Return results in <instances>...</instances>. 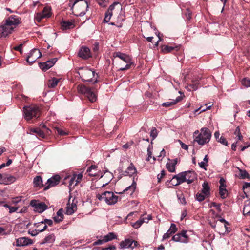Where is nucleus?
I'll use <instances>...</instances> for the list:
<instances>
[{"label": "nucleus", "instance_id": "f257e3e1", "mask_svg": "<svg viewBox=\"0 0 250 250\" xmlns=\"http://www.w3.org/2000/svg\"><path fill=\"white\" fill-rule=\"evenodd\" d=\"M21 22V19L17 16L12 15L8 17L4 24L0 26V38L5 37L11 34Z\"/></svg>", "mask_w": 250, "mask_h": 250}, {"label": "nucleus", "instance_id": "f03ea898", "mask_svg": "<svg viewBox=\"0 0 250 250\" xmlns=\"http://www.w3.org/2000/svg\"><path fill=\"white\" fill-rule=\"evenodd\" d=\"M78 73L83 81L90 82L93 83L98 82L99 75L93 69L87 67H79Z\"/></svg>", "mask_w": 250, "mask_h": 250}, {"label": "nucleus", "instance_id": "7ed1b4c3", "mask_svg": "<svg viewBox=\"0 0 250 250\" xmlns=\"http://www.w3.org/2000/svg\"><path fill=\"white\" fill-rule=\"evenodd\" d=\"M69 6L74 14L77 16L85 14L88 7L87 1L84 0H71Z\"/></svg>", "mask_w": 250, "mask_h": 250}, {"label": "nucleus", "instance_id": "20e7f679", "mask_svg": "<svg viewBox=\"0 0 250 250\" xmlns=\"http://www.w3.org/2000/svg\"><path fill=\"white\" fill-rule=\"evenodd\" d=\"M79 93L84 95L92 103L97 99V88L95 87H87L83 84H79L77 86Z\"/></svg>", "mask_w": 250, "mask_h": 250}, {"label": "nucleus", "instance_id": "39448f33", "mask_svg": "<svg viewBox=\"0 0 250 250\" xmlns=\"http://www.w3.org/2000/svg\"><path fill=\"white\" fill-rule=\"evenodd\" d=\"M23 111L25 118L27 121H29L34 118H37L41 115V111L39 107L35 105L24 106Z\"/></svg>", "mask_w": 250, "mask_h": 250}, {"label": "nucleus", "instance_id": "423d86ee", "mask_svg": "<svg viewBox=\"0 0 250 250\" xmlns=\"http://www.w3.org/2000/svg\"><path fill=\"white\" fill-rule=\"evenodd\" d=\"M201 131V132L195 137L194 141L200 145H204L210 141L211 133L207 127L202 128Z\"/></svg>", "mask_w": 250, "mask_h": 250}, {"label": "nucleus", "instance_id": "0eeeda50", "mask_svg": "<svg viewBox=\"0 0 250 250\" xmlns=\"http://www.w3.org/2000/svg\"><path fill=\"white\" fill-rule=\"evenodd\" d=\"M97 198L100 201L104 200L108 205H114L118 200V196L115 195L113 192L105 191L101 194H98Z\"/></svg>", "mask_w": 250, "mask_h": 250}, {"label": "nucleus", "instance_id": "6e6552de", "mask_svg": "<svg viewBox=\"0 0 250 250\" xmlns=\"http://www.w3.org/2000/svg\"><path fill=\"white\" fill-rule=\"evenodd\" d=\"M122 6L119 2H114L110 6L108 11L106 12L104 21L108 22L113 14H117L121 10Z\"/></svg>", "mask_w": 250, "mask_h": 250}, {"label": "nucleus", "instance_id": "1a4fd4ad", "mask_svg": "<svg viewBox=\"0 0 250 250\" xmlns=\"http://www.w3.org/2000/svg\"><path fill=\"white\" fill-rule=\"evenodd\" d=\"M187 230H183L180 232L174 235L172 238V240L181 243H188L189 241V238L187 234Z\"/></svg>", "mask_w": 250, "mask_h": 250}, {"label": "nucleus", "instance_id": "9d476101", "mask_svg": "<svg viewBox=\"0 0 250 250\" xmlns=\"http://www.w3.org/2000/svg\"><path fill=\"white\" fill-rule=\"evenodd\" d=\"M40 50L36 48L31 50L26 57L27 62H35V61L42 56Z\"/></svg>", "mask_w": 250, "mask_h": 250}, {"label": "nucleus", "instance_id": "9b49d317", "mask_svg": "<svg viewBox=\"0 0 250 250\" xmlns=\"http://www.w3.org/2000/svg\"><path fill=\"white\" fill-rule=\"evenodd\" d=\"M30 205L34 207V210L39 213H42L47 208V206L43 202H39L35 200H31Z\"/></svg>", "mask_w": 250, "mask_h": 250}, {"label": "nucleus", "instance_id": "f8f14e48", "mask_svg": "<svg viewBox=\"0 0 250 250\" xmlns=\"http://www.w3.org/2000/svg\"><path fill=\"white\" fill-rule=\"evenodd\" d=\"M138 245L137 241L130 239H125L124 241H122L120 243V248L121 249L130 248L133 249Z\"/></svg>", "mask_w": 250, "mask_h": 250}, {"label": "nucleus", "instance_id": "ddd939ff", "mask_svg": "<svg viewBox=\"0 0 250 250\" xmlns=\"http://www.w3.org/2000/svg\"><path fill=\"white\" fill-rule=\"evenodd\" d=\"M50 10L49 7H45L42 12L36 14L35 19L38 22H40L42 19L49 17L51 15Z\"/></svg>", "mask_w": 250, "mask_h": 250}, {"label": "nucleus", "instance_id": "4468645a", "mask_svg": "<svg viewBox=\"0 0 250 250\" xmlns=\"http://www.w3.org/2000/svg\"><path fill=\"white\" fill-rule=\"evenodd\" d=\"M60 180V177L58 175L52 176L48 179L46 184H47L44 188V190L48 189L50 188L53 187L59 184Z\"/></svg>", "mask_w": 250, "mask_h": 250}, {"label": "nucleus", "instance_id": "2eb2a0df", "mask_svg": "<svg viewBox=\"0 0 250 250\" xmlns=\"http://www.w3.org/2000/svg\"><path fill=\"white\" fill-rule=\"evenodd\" d=\"M151 219V217L150 215H148L147 217H145L144 215H143L138 221L133 223L132 224V226L135 229H138L142 225L143 223H148V221Z\"/></svg>", "mask_w": 250, "mask_h": 250}, {"label": "nucleus", "instance_id": "dca6fc26", "mask_svg": "<svg viewBox=\"0 0 250 250\" xmlns=\"http://www.w3.org/2000/svg\"><path fill=\"white\" fill-rule=\"evenodd\" d=\"M79 56L83 59H87L91 56L90 50L86 46H82L79 52Z\"/></svg>", "mask_w": 250, "mask_h": 250}, {"label": "nucleus", "instance_id": "f3484780", "mask_svg": "<svg viewBox=\"0 0 250 250\" xmlns=\"http://www.w3.org/2000/svg\"><path fill=\"white\" fill-rule=\"evenodd\" d=\"M32 243V240L26 237H21L16 239V246H26Z\"/></svg>", "mask_w": 250, "mask_h": 250}, {"label": "nucleus", "instance_id": "a211bd4d", "mask_svg": "<svg viewBox=\"0 0 250 250\" xmlns=\"http://www.w3.org/2000/svg\"><path fill=\"white\" fill-rule=\"evenodd\" d=\"M177 229L175 224H171L169 229L164 234L163 238L166 239L169 238L171 235L177 231Z\"/></svg>", "mask_w": 250, "mask_h": 250}, {"label": "nucleus", "instance_id": "6ab92c4d", "mask_svg": "<svg viewBox=\"0 0 250 250\" xmlns=\"http://www.w3.org/2000/svg\"><path fill=\"white\" fill-rule=\"evenodd\" d=\"M77 207L76 204L74 203V200H73L72 204H70V202L69 201L66 207V213L68 215H71L74 213V212L77 210Z\"/></svg>", "mask_w": 250, "mask_h": 250}, {"label": "nucleus", "instance_id": "aec40b11", "mask_svg": "<svg viewBox=\"0 0 250 250\" xmlns=\"http://www.w3.org/2000/svg\"><path fill=\"white\" fill-rule=\"evenodd\" d=\"M61 24L62 29L63 30L70 29L75 27L74 22L69 21H62Z\"/></svg>", "mask_w": 250, "mask_h": 250}, {"label": "nucleus", "instance_id": "412c9836", "mask_svg": "<svg viewBox=\"0 0 250 250\" xmlns=\"http://www.w3.org/2000/svg\"><path fill=\"white\" fill-rule=\"evenodd\" d=\"M136 188V183L134 181L133 182L131 185L128 186L125 189L123 190L122 192H119V194H122L123 193H126L128 194H129L130 195H131L135 191V190Z\"/></svg>", "mask_w": 250, "mask_h": 250}, {"label": "nucleus", "instance_id": "4be33fe9", "mask_svg": "<svg viewBox=\"0 0 250 250\" xmlns=\"http://www.w3.org/2000/svg\"><path fill=\"white\" fill-rule=\"evenodd\" d=\"M173 179H176L178 181V184H181L183 182H186V173L185 172H181L178 175L173 176Z\"/></svg>", "mask_w": 250, "mask_h": 250}, {"label": "nucleus", "instance_id": "5701e85b", "mask_svg": "<svg viewBox=\"0 0 250 250\" xmlns=\"http://www.w3.org/2000/svg\"><path fill=\"white\" fill-rule=\"evenodd\" d=\"M115 57L119 58L122 61L125 62H131L130 57L125 54L118 52L116 54Z\"/></svg>", "mask_w": 250, "mask_h": 250}, {"label": "nucleus", "instance_id": "b1692460", "mask_svg": "<svg viewBox=\"0 0 250 250\" xmlns=\"http://www.w3.org/2000/svg\"><path fill=\"white\" fill-rule=\"evenodd\" d=\"M185 173H186V178L187 179L186 182L188 184L192 183L194 181L195 178V172L191 171H185Z\"/></svg>", "mask_w": 250, "mask_h": 250}, {"label": "nucleus", "instance_id": "393cba45", "mask_svg": "<svg viewBox=\"0 0 250 250\" xmlns=\"http://www.w3.org/2000/svg\"><path fill=\"white\" fill-rule=\"evenodd\" d=\"M243 214L245 216H250V200H246L244 202Z\"/></svg>", "mask_w": 250, "mask_h": 250}, {"label": "nucleus", "instance_id": "a878e982", "mask_svg": "<svg viewBox=\"0 0 250 250\" xmlns=\"http://www.w3.org/2000/svg\"><path fill=\"white\" fill-rule=\"evenodd\" d=\"M178 48L177 46L163 45L161 49L163 52L167 53L174 50H177Z\"/></svg>", "mask_w": 250, "mask_h": 250}, {"label": "nucleus", "instance_id": "bb28decb", "mask_svg": "<svg viewBox=\"0 0 250 250\" xmlns=\"http://www.w3.org/2000/svg\"><path fill=\"white\" fill-rule=\"evenodd\" d=\"M33 184L34 187L42 188L43 185L42 184V178L41 176H37L34 178Z\"/></svg>", "mask_w": 250, "mask_h": 250}, {"label": "nucleus", "instance_id": "cd10ccee", "mask_svg": "<svg viewBox=\"0 0 250 250\" xmlns=\"http://www.w3.org/2000/svg\"><path fill=\"white\" fill-rule=\"evenodd\" d=\"M203 188L201 192L206 196H208L210 194V188L207 182H204L202 185Z\"/></svg>", "mask_w": 250, "mask_h": 250}, {"label": "nucleus", "instance_id": "c85d7f7f", "mask_svg": "<svg viewBox=\"0 0 250 250\" xmlns=\"http://www.w3.org/2000/svg\"><path fill=\"white\" fill-rule=\"evenodd\" d=\"M55 240V236L54 234H51L46 236L42 240V244L52 243Z\"/></svg>", "mask_w": 250, "mask_h": 250}, {"label": "nucleus", "instance_id": "c756f323", "mask_svg": "<svg viewBox=\"0 0 250 250\" xmlns=\"http://www.w3.org/2000/svg\"><path fill=\"white\" fill-rule=\"evenodd\" d=\"M16 180L15 177L9 175L7 174H4V177L3 179V183L5 184H9L13 183Z\"/></svg>", "mask_w": 250, "mask_h": 250}, {"label": "nucleus", "instance_id": "7c9ffc66", "mask_svg": "<svg viewBox=\"0 0 250 250\" xmlns=\"http://www.w3.org/2000/svg\"><path fill=\"white\" fill-rule=\"evenodd\" d=\"M137 172V170L134 166L132 163H131L130 165L127 167L126 170L125 171L127 175H132L134 174H135Z\"/></svg>", "mask_w": 250, "mask_h": 250}, {"label": "nucleus", "instance_id": "2f4dec72", "mask_svg": "<svg viewBox=\"0 0 250 250\" xmlns=\"http://www.w3.org/2000/svg\"><path fill=\"white\" fill-rule=\"evenodd\" d=\"M104 242H107L117 238V235L113 232H110L106 235L104 236Z\"/></svg>", "mask_w": 250, "mask_h": 250}, {"label": "nucleus", "instance_id": "473e14b6", "mask_svg": "<svg viewBox=\"0 0 250 250\" xmlns=\"http://www.w3.org/2000/svg\"><path fill=\"white\" fill-rule=\"evenodd\" d=\"M199 79L192 80V83L189 84L188 86L190 88V90L191 89L193 90H196L198 89V85L199 84Z\"/></svg>", "mask_w": 250, "mask_h": 250}, {"label": "nucleus", "instance_id": "72a5a7b5", "mask_svg": "<svg viewBox=\"0 0 250 250\" xmlns=\"http://www.w3.org/2000/svg\"><path fill=\"white\" fill-rule=\"evenodd\" d=\"M39 67L45 72L52 67L55 63H38Z\"/></svg>", "mask_w": 250, "mask_h": 250}, {"label": "nucleus", "instance_id": "f704fd0d", "mask_svg": "<svg viewBox=\"0 0 250 250\" xmlns=\"http://www.w3.org/2000/svg\"><path fill=\"white\" fill-rule=\"evenodd\" d=\"M92 170L97 171V167L95 165H91L89 167L87 170V172L88 173V175L90 176H96L97 175L96 172H91Z\"/></svg>", "mask_w": 250, "mask_h": 250}, {"label": "nucleus", "instance_id": "c9c22d12", "mask_svg": "<svg viewBox=\"0 0 250 250\" xmlns=\"http://www.w3.org/2000/svg\"><path fill=\"white\" fill-rule=\"evenodd\" d=\"M59 80L56 78H53L51 80H49L48 83V86L49 87L54 88L57 86Z\"/></svg>", "mask_w": 250, "mask_h": 250}, {"label": "nucleus", "instance_id": "e433bc0d", "mask_svg": "<svg viewBox=\"0 0 250 250\" xmlns=\"http://www.w3.org/2000/svg\"><path fill=\"white\" fill-rule=\"evenodd\" d=\"M43 224V222H41L38 223L36 225V228L37 229V232L39 233V232H42L46 229L47 226L46 225H44L42 227V225Z\"/></svg>", "mask_w": 250, "mask_h": 250}, {"label": "nucleus", "instance_id": "4c0bfd02", "mask_svg": "<svg viewBox=\"0 0 250 250\" xmlns=\"http://www.w3.org/2000/svg\"><path fill=\"white\" fill-rule=\"evenodd\" d=\"M227 190L226 188H219V194L222 199L225 198L227 196Z\"/></svg>", "mask_w": 250, "mask_h": 250}, {"label": "nucleus", "instance_id": "58836bf2", "mask_svg": "<svg viewBox=\"0 0 250 250\" xmlns=\"http://www.w3.org/2000/svg\"><path fill=\"white\" fill-rule=\"evenodd\" d=\"M166 168L170 172H174L175 171V166L172 163H167Z\"/></svg>", "mask_w": 250, "mask_h": 250}, {"label": "nucleus", "instance_id": "ea45409f", "mask_svg": "<svg viewBox=\"0 0 250 250\" xmlns=\"http://www.w3.org/2000/svg\"><path fill=\"white\" fill-rule=\"evenodd\" d=\"M206 196L204 194V193L203 192H198L197 194H196V199L199 201V202H201V201H203L205 200V197Z\"/></svg>", "mask_w": 250, "mask_h": 250}, {"label": "nucleus", "instance_id": "a19ab883", "mask_svg": "<svg viewBox=\"0 0 250 250\" xmlns=\"http://www.w3.org/2000/svg\"><path fill=\"white\" fill-rule=\"evenodd\" d=\"M240 176L243 179L250 177L249 174L245 170H240Z\"/></svg>", "mask_w": 250, "mask_h": 250}, {"label": "nucleus", "instance_id": "79ce46f5", "mask_svg": "<svg viewBox=\"0 0 250 250\" xmlns=\"http://www.w3.org/2000/svg\"><path fill=\"white\" fill-rule=\"evenodd\" d=\"M242 84L246 87H250V79L244 78L241 81Z\"/></svg>", "mask_w": 250, "mask_h": 250}, {"label": "nucleus", "instance_id": "37998d69", "mask_svg": "<svg viewBox=\"0 0 250 250\" xmlns=\"http://www.w3.org/2000/svg\"><path fill=\"white\" fill-rule=\"evenodd\" d=\"M36 136L39 138H45V132L44 131L41 130L40 128L39 129L37 132Z\"/></svg>", "mask_w": 250, "mask_h": 250}, {"label": "nucleus", "instance_id": "c03bdc74", "mask_svg": "<svg viewBox=\"0 0 250 250\" xmlns=\"http://www.w3.org/2000/svg\"><path fill=\"white\" fill-rule=\"evenodd\" d=\"M74 176H76V183L75 185L76 186L82 180L83 174L82 173H79L78 174H74Z\"/></svg>", "mask_w": 250, "mask_h": 250}, {"label": "nucleus", "instance_id": "a18cd8bd", "mask_svg": "<svg viewBox=\"0 0 250 250\" xmlns=\"http://www.w3.org/2000/svg\"><path fill=\"white\" fill-rule=\"evenodd\" d=\"M166 183L167 185H168L169 184H170L171 185H172L173 186H178L179 185V184H178V181H177V180H176V181H175V180H174V179H173V178L170 180H167Z\"/></svg>", "mask_w": 250, "mask_h": 250}, {"label": "nucleus", "instance_id": "49530a36", "mask_svg": "<svg viewBox=\"0 0 250 250\" xmlns=\"http://www.w3.org/2000/svg\"><path fill=\"white\" fill-rule=\"evenodd\" d=\"M214 207L216 208V209L217 210L218 212H221V209L220 208V204L215 203V202H212L210 204V207Z\"/></svg>", "mask_w": 250, "mask_h": 250}, {"label": "nucleus", "instance_id": "de8ad7c7", "mask_svg": "<svg viewBox=\"0 0 250 250\" xmlns=\"http://www.w3.org/2000/svg\"><path fill=\"white\" fill-rule=\"evenodd\" d=\"M134 63H129L127 64L125 67H121L119 68V70L124 71L125 70H128L131 68L132 67H135Z\"/></svg>", "mask_w": 250, "mask_h": 250}, {"label": "nucleus", "instance_id": "09e8293b", "mask_svg": "<svg viewBox=\"0 0 250 250\" xmlns=\"http://www.w3.org/2000/svg\"><path fill=\"white\" fill-rule=\"evenodd\" d=\"M166 175V171L163 170L161 171L160 174H159L157 176L158 182L160 183L161 179L163 178Z\"/></svg>", "mask_w": 250, "mask_h": 250}, {"label": "nucleus", "instance_id": "8fccbe9b", "mask_svg": "<svg viewBox=\"0 0 250 250\" xmlns=\"http://www.w3.org/2000/svg\"><path fill=\"white\" fill-rule=\"evenodd\" d=\"M150 136L152 137L153 139H154L157 136V130L155 127L152 129L150 132Z\"/></svg>", "mask_w": 250, "mask_h": 250}, {"label": "nucleus", "instance_id": "3c124183", "mask_svg": "<svg viewBox=\"0 0 250 250\" xmlns=\"http://www.w3.org/2000/svg\"><path fill=\"white\" fill-rule=\"evenodd\" d=\"M176 104V102H167L162 104V106L164 107H169L171 105H174Z\"/></svg>", "mask_w": 250, "mask_h": 250}, {"label": "nucleus", "instance_id": "603ef678", "mask_svg": "<svg viewBox=\"0 0 250 250\" xmlns=\"http://www.w3.org/2000/svg\"><path fill=\"white\" fill-rule=\"evenodd\" d=\"M56 132L61 135V136H63V135H65L66 134H67V133H66L65 132H64V131L62 130V129L58 128V127H56L55 128Z\"/></svg>", "mask_w": 250, "mask_h": 250}, {"label": "nucleus", "instance_id": "864d4df0", "mask_svg": "<svg viewBox=\"0 0 250 250\" xmlns=\"http://www.w3.org/2000/svg\"><path fill=\"white\" fill-rule=\"evenodd\" d=\"M108 0H97L98 4L102 7H105L107 5Z\"/></svg>", "mask_w": 250, "mask_h": 250}, {"label": "nucleus", "instance_id": "5fc2aeb1", "mask_svg": "<svg viewBox=\"0 0 250 250\" xmlns=\"http://www.w3.org/2000/svg\"><path fill=\"white\" fill-rule=\"evenodd\" d=\"M217 141L218 142L221 143L223 145H224L225 146H228L227 141L226 140V138H225L223 136H221V137H220V138L218 140H217Z\"/></svg>", "mask_w": 250, "mask_h": 250}, {"label": "nucleus", "instance_id": "6e6d98bb", "mask_svg": "<svg viewBox=\"0 0 250 250\" xmlns=\"http://www.w3.org/2000/svg\"><path fill=\"white\" fill-rule=\"evenodd\" d=\"M63 210L62 208L60 209L57 212L56 215L60 217L62 219H63Z\"/></svg>", "mask_w": 250, "mask_h": 250}, {"label": "nucleus", "instance_id": "4d7b16f0", "mask_svg": "<svg viewBox=\"0 0 250 250\" xmlns=\"http://www.w3.org/2000/svg\"><path fill=\"white\" fill-rule=\"evenodd\" d=\"M219 221L222 223H224V227H225L226 228V231H228L229 230H228V228L227 227V225H229V223L228 221H226L223 218H220L219 219Z\"/></svg>", "mask_w": 250, "mask_h": 250}, {"label": "nucleus", "instance_id": "13d9d810", "mask_svg": "<svg viewBox=\"0 0 250 250\" xmlns=\"http://www.w3.org/2000/svg\"><path fill=\"white\" fill-rule=\"evenodd\" d=\"M105 243L104 239L103 238L102 239H99L93 243V245H100L103 243Z\"/></svg>", "mask_w": 250, "mask_h": 250}, {"label": "nucleus", "instance_id": "bf43d9fd", "mask_svg": "<svg viewBox=\"0 0 250 250\" xmlns=\"http://www.w3.org/2000/svg\"><path fill=\"white\" fill-rule=\"evenodd\" d=\"M39 128V127L31 128L29 129V133L36 135Z\"/></svg>", "mask_w": 250, "mask_h": 250}, {"label": "nucleus", "instance_id": "052dcab7", "mask_svg": "<svg viewBox=\"0 0 250 250\" xmlns=\"http://www.w3.org/2000/svg\"><path fill=\"white\" fill-rule=\"evenodd\" d=\"M178 199L180 200V202L183 204H186V202L185 197L183 196L182 194L178 196Z\"/></svg>", "mask_w": 250, "mask_h": 250}, {"label": "nucleus", "instance_id": "680f3d73", "mask_svg": "<svg viewBox=\"0 0 250 250\" xmlns=\"http://www.w3.org/2000/svg\"><path fill=\"white\" fill-rule=\"evenodd\" d=\"M42 127L44 128V130L43 131L45 132V137L46 135H49L51 132V131L44 125L42 126Z\"/></svg>", "mask_w": 250, "mask_h": 250}, {"label": "nucleus", "instance_id": "e2e57ef3", "mask_svg": "<svg viewBox=\"0 0 250 250\" xmlns=\"http://www.w3.org/2000/svg\"><path fill=\"white\" fill-rule=\"evenodd\" d=\"M43 222L44 225H48L49 226H51L53 224V221L51 220L45 219Z\"/></svg>", "mask_w": 250, "mask_h": 250}, {"label": "nucleus", "instance_id": "0e129e2a", "mask_svg": "<svg viewBox=\"0 0 250 250\" xmlns=\"http://www.w3.org/2000/svg\"><path fill=\"white\" fill-rule=\"evenodd\" d=\"M20 201H21V197H16L12 199V202L14 204H16L19 203Z\"/></svg>", "mask_w": 250, "mask_h": 250}, {"label": "nucleus", "instance_id": "69168bd1", "mask_svg": "<svg viewBox=\"0 0 250 250\" xmlns=\"http://www.w3.org/2000/svg\"><path fill=\"white\" fill-rule=\"evenodd\" d=\"M199 165L200 167L206 170V167L208 166V164H206L205 162H201L200 163H199Z\"/></svg>", "mask_w": 250, "mask_h": 250}, {"label": "nucleus", "instance_id": "338daca9", "mask_svg": "<svg viewBox=\"0 0 250 250\" xmlns=\"http://www.w3.org/2000/svg\"><path fill=\"white\" fill-rule=\"evenodd\" d=\"M102 250H116L115 246H110L109 247L103 248Z\"/></svg>", "mask_w": 250, "mask_h": 250}, {"label": "nucleus", "instance_id": "774afa93", "mask_svg": "<svg viewBox=\"0 0 250 250\" xmlns=\"http://www.w3.org/2000/svg\"><path fill=\"white\" fill-rule=\"evenodd\" d=\"M22 44H21L19 46L14 47V49L15 50L20 51V53L21 54L22 53Z\"/></svg>", "mask_w": 250, "mask_h": 250}]
</instances>
